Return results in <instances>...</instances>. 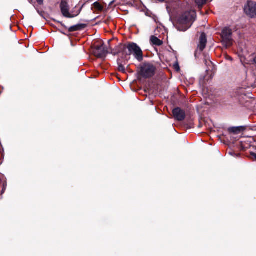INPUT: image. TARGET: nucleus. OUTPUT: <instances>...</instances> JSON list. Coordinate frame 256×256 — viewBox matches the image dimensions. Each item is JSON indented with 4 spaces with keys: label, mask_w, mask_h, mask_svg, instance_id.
Listing matches in <instances>:
<instances>
[{
    "label": "nucleus",
    "mask_w": 256,
    "mask_h": 256,
    "mask_svg": "<svg viewBox=\"0 0 256 256\" xmlns=\"http://www.w3.org/2000/svg\"><path fill=\"white\" fill-rule=\"evenodd\" d=\"M196 18L194 10H190L184 13L178 20L177 28L180 31H186L192 25Z\"/></svg>",
    "instance_id": "nucleus-1"
},
{
    "label": "nucleus",
    "mask_w": 256,
    "mask_h": 256,
    "mask_svg": "<svg viewBox=\"0 0 256 256\" xmlns=\"http://www.w3.org/2000/svg\"><path fill=\"white\" fill-rule=\"evenodd\" d=\"M232 30L230 27L224 28L222 32V42L223 45L228 48L232 46L233 40L232 38Z\"/></svg>",
    "instance_id": "nucleus-2"
},
{
    "label": "nucleus",
    "mask_w": 256,
    "mask_h": 256,
    "mask_svg": "<svg viewBox=\"0 0 256 256\" xmlns=\"http://www.w3.org/2000/svg\"><path fill=\"white\" fill-rule=\"evenodd\" d=\"M127 48L130 55L132 54L134 58L140 62L142 60V52L136 44L134 42L128 44L127 46Z\"/></svg>",
    "instance_id": "nucleus-3"
},
{
    "label": "nucleus",
    "mask_w": 256,
    "mask_h": 256,
    "mask_svg": "<svg viewBox=\"0 0 256 256\" xmlns=\"http://www.w3.org/2000/svg\"><path fill=\"white\" fill-rule=\"evenodd\" d=\"M245 14L251 18H256V2L249 0L244 7Z\"/></svg>",
    "instance_id": "nucleus-4"
},
{
    "label": "nucleus",
    "mask_w": 256,
    "mask_h": 256,
    "mask_svg": "<svg viewBox=\"0 0 256 256\" xmlns=\"http://www.w3.org/2000/svg\"><path fill=\"white\" fill-rule=\"evenodd\" d=\"M156 68L152 64L147 63L142 65L141 68V74L144 78H150L154 74Z\"/></svg>",
    "instance_id": "nucleus-5"
},
{
    "label": "nucleus",
    "mask_w": 256,
    "mask_h": 256,
    "mask_svg": "<svg viewBox=\"0 0 256 256\" xmlns=\"http://www.w3.org/2000/svg\"><path fill=\"white\" fill-rule=\"evenodd\" d=\"M207 42L206 35L204 33H202L200 35L198 45V48L196 52V54L198 52V50L202 52L205 48Z\"/></svg>",
    "instance_id": "nucleus-6"
},
{
    "label": "nucleus",
    "mask_w": 256,
    "mask_h": 256,
    "mask_svg": "<svg viewBox=\"0 0 256 256\" xmlns=\"http://www.w3.org/2000/svg\"><path fill=\"white\" fill-rule=\"evenodd\" d=\"M172 113L174 118L178 120L182 121L185 118V112L179 108H174L172 111Z\"/></svg>",
    "instance_id": "nucleus-7"
},
{
    "label": "nucleus",
    "mask_w": 256,
    "mask_h": 256,
    "mask_svg": "<svg viewBox=\"0 0 256 256\" xmlns=\"http://www.w3.org/2000/svg\"><path fill=\"white\" fill-rule=\"evenodd\" d=\"M94 54L98 58H102L106 54V51L102 45L96 46L94 50Z\"/></svg>",
    "instance_id": "nucleus-8"
},
{
    "label": "nucleus",
    "mask_w": 256,
    "mask_h": 256,
    "mask_svg": "<svg viewBox=\"0 0 256 256\" xmlns=\"http://www.w3.org/2000/svg\"><path fill=\"white\" fill-rule=\"evenodd\" d=\"M60 9L62 14L66 18H72L69 13V8L66 2L62 1L60 4Z\"/></svg>",
    "instance_id": "nucleus-9"
},
{
    "label": "nucleus",
    "mask_w": 256,
    "mask_h": 256,
    "mask_svg": "<svg viewBox=\"0 0 256 256\" xmlns=\"http://www.w3.org/2000/svg\"><path fill=\"white\" fill-rule=\"evenodd\" d=\"M150 40L152 44L156 46H160L162 44V42L155 36H152Z\"/></svg>",
    "instance_id": "nucleus-10"
},
{
    "label": "nucleus",
    "mask_w": 256,
    "mask_h": 256,
    "mask_svg": "<svg viewBox=\"0 0 256 256\" xmlns=\"http://www.w3.org/2000/svg\"><path fill=\"white\" fill-rule=\"evenodd\" d=\"M195 3L198 5L199 8H202L205 4L207 0H194Z\"/></svg>",
    "instance_id": "nucleus-11"
},
{
    "label": "nucleus",
    "mask_w": 256,
    "mask_h": 256,
    "mask_svg": "<svg viewBox=\"0 0 256 256\" xmlns=\"http://www.w3.org/2000/svg\"><path fill=\"white\" fill-rule=\"evenodd\" d=\"M94 8L97 10L101 11L102 10L103 8L100 4L98 2H96L94 4Z\"/></svg>",
    "instance_id": "nucleus-12"
},
{
    "label": "nucleus",
    "mask_w": 256,
    "mask_h": 256,
    "mask_svg": "<svg viewBox=\"0 0 256 256\" xmlns=\"http://www.w3.org/2000/svg\"><path fill=\"white\" fill-rule=\"evenodd\" d=\"M80 30L79 26H74L70 28L69 31L70 32H74Z\"/></svg>",
    "instance_id": "nucleus-13"
},
{
    "label": "nucleus",
    "mask_w": 256,
    "mask_h": 256,
    "mask_svg": "<svg viewBox=\"0 0 256 256\" xmlns=\"http://www.w3.org/2000/svg\"><path fill=\"white\" fill-rule=\"evenodd\" d=\"M232 131L234 133L237 134L240 131V129L238 128H231Z\"/></svg>",
    "instance_id": "nucleus-14"
},
{
    "label": "nucleus",
    "mask_w": 256,
    "mask_h": 256,
    "mask_svg": "<svg viewBox=\"0 0 256 256\" xmlns=\"http://www.w3.org/2000/svg\"><path fill=\"white\" fill-rule=\"evenodd\" d=\"M118 70L122 72H125V68L122 65H120L118 66Z\"/></svg>",
    "instance_id": "nucleus-15"
},
{
    "label": "nucleus",
    "mask_w": 256,
    "mask_h": 256,
    "mask_svg": "<svg viewBox=\"0 0 256 256\" xmlns=\"http://www.w3.org/2000/svg\"><path fill=\"white\" fill-rule=\"evenodd\" d=\"M252 158L254 160H256V154L254 153H251Z\"/></svg>",
    "instance_id": "nucleus-16"
},
{
    "label": "nucleus",
    "mask_w": 256,
    "mask_h": 256,
    "mask_svg": "<svg viewBox=\"0 0 256 256\" xmlns=\"http://www.w3.org/2000/svg\"><path fill=\"white\" fill-rule=\"evenodd\" d=\"M174 66L176 70H178V71L179 70L180 68L178 66V63L175 64H174Z\"/></svg>",
    "instance_id": "nucleus-17"
},
{
    "label": "nucleus",
    "mask_w": 256,
    "mask_h": 256,
    "mask_svg": "<svg viewBox=\"0 0 256 256\" xmlns=\"http://www.w3.org/2000/svg\"><path fill=\"white\" fill-rule=\"evenodd\" d=\"M36 0L40 4H42L43 3V0Z\"/></svg>",
    "instance_id": "nucleus-18"
},
{
    "label": "nucleus",
    "mask_w": 256,
    "mask_h": 256,
    "mask_svg": "<svg viewBox=\"0 0 256 256\" xmlns=\"http://www.w3.org/2000/svg\"><path fill=\"white\" fill-rule=\"evenodd\" d=\"M226 58L227 60H228L230 61H232V58L230 56H226Z\"/></svg>",
    "instance_id": "nucleus-19"
},
{
    "label": "nucleus",
    "mask_w": 256,
    "mask_h": 256,
    "mask_svg": "<svg viewBox=\"0 0 256 256\" xmlns=\"http://www.w3.org/2000/svg\"><path fill=\"white\" fill-rule=\"evenodd\" d=\"M253 62L254 64H256V56L254 58L253 60Z\"/></svg>",
    "instance_id": "nucleus-20"
},
{
    "label": "nucleus",
    "mask_w": 256,
    "mask_h": 256,
    "mask_svg": "<svg viewBox=\"0 0 256 256\" xmlns=\"http://www.w3.org/2000/svg\"><path fill=\"white\" fill-rule=\"evenodd\" d=\"M5 190H6V188L4 187V188H2V192H4Z\"/></svg>",
    "instance_id": "nucleus-21"
},
{
    "label": "nucleus",
    "mask_w": 256,
    "mask_h": 256,
    "mask_svg": "<svg viewBox=\"0 0 256 256\" xmlns=\"http://www.w3.org/2000/svg\"><path fill=\"white\" fill-rule=\"evenodd\" d=\"M158 0L160 1V2H162L164 1V0Z\"/></svg>",
    "instance_id": "nucleus-22"
},
{
    "label": "nucleus",
    "mask_w": 256,
    "mask_h": 256,
    "mask_svg": "<svg viewBox=\"0 0 256 256\" xmlns=\"http://www.w3.org/2000/svg\"><path fill=\"white\" fill-rule=\"evenodd\" d=\"M230 154L232 156H233V153L232 152H230Z\"/></svg>",
    "instance_id": "nucleus-23"
}]
</instances>
